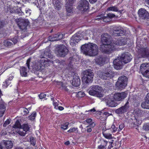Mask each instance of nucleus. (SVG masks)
<instances>
[{
  "label": "nucleus",
  "instance_id": "f257e3e1",
  "mask_svg": "<svg viewBox=\"0 0 149 149\" xmlns=\"http://www.w3.org/2000/svg\"><path fill=\"white\" fill-rule=\"evenodd\" d=\"M109 35L107 33H104L102 36L101 41L103 44L100 45V50L104 53L109 54L116 50L115 45H113V40L109 41Z\"/></svg>",
  "mask_w": 149,
  "mask_h": 149
},
{
  "label": "nucleus",
  "instance_id": "f03ea898",
  "mask_svg": "<svg viewBox=\"0 0 149 149\" xmlns=\"http://www.w3.org/2000/svg\"><path fill=\"white\" fill-rule=\"evenodd\" d=\"M81 48L84 54L91 56H95L98 53V47L93 43L85 44L81 46Z\"/></svg>",
  "mask_w": 149,
  "mask_h": 149
},
{
  "label": "nucleus",
  "instance_id": "7ed1b4c3",
  "mask_svg": "<svg viewBox=\"0 0 149 149\" xmlns=\"http://www.w3.org/2000/svg\"><path fill=\"white\" fill-rule=\"evenodd\" d=\"M89 94L92 96L102 97L103 96V89L100 86H93L91 87L88 91Z\"/></svg>",
  "mask_w": 149,
  "mask_h": 149
},
{
  "label": "nucleus",
  "instance_id": "20e7f679",
  "mask_svg": "<svg viewBox=\"0 0 149 149\" xmlns=\"http://www.w3.org/2000/svg\"><path fill=\"white\" fill-rule=\"evenodd\" d=\"M83 74L82 80L83 82L86 84H89L92 82L94 73L91 70L89 69L86 70L83 72Z\"/></svg>",
  "mask_w": 149,
  "mask_h": 149
},
{
  "label": "nucleus",
  "instance_id": "39448f33",
  "mask_svg": "<svg viewBox=\"0 0 149 149\" xmlns=\"http://www.w3.org/2000/svg\"><path fill=\"white\" fill-rule=\"evenodd\" d=\"M98 75L100 78L105 80L109 79L114 76L113 72L109 69L103 70L102 71L99 72Z\"/></svg>",
  "mask_w": 149,
  "mask_h": 149
},
{
  "label": "nucleus",
  "instance_id": "423d86ee",
  "mask_svg": "<svg viewBox=\"0 0 149 149\" xmlns=\"http://www.w3.org/2000/svg\"><path fill=\"white\" fill-rule=\"evenodd\" d=\"M56 54L58 57H64L68 53V50L66 47L63 45H58L56 49Z\"/></svg>",
  "mask_w": 149,
  "mask_h": 149
},
{
  "label": "nucleus",
  "instance_id": "0eeeda50",
  "mask_svg": "<svg viewBox=\"0 0 149 149\" xmlns=\"http://www.w3.org/2000/svg\"><path fill=\"white\" fill-rule=\"evenodd\" d=\"M83 38L80 32L74 34L71 38L70 41V44L72 46H74L76 43L78 42L79 41L81 40Z\"/></svg>",
  "mask_w": 149,
  "mask_h": 149
},
{
  "label": "nucleus",
  "instance_id": "6e6552de",
  "mask_svg": "<svg viewBox=\"0 0 149 149\" xmlns=\"http://www.w3.org/2000/svg\"><path fill=\"white\" fill-rule=\"evenodd\" d=\"M16 21L19 28L22 30L25 29L29 24L28 19H23L22 18L16 19Z\"/></svg>",
  "mask_w": 149,
  "mask_h": 149
},
{
  "label": "nucleus",
  "instance_id": "1a4fd4ad",
  "mask_svg": "<svg viewBox=\"0 0 149 149\" xmlns=\"http://www.w3.org/2000/svg\"><path fill=\"white\" fill-rule=\"evenodd\" d=\"M127 40L123 37H117L113 40V45H115L116 49V45L122 46L125 45L127 43Z\"/></svg>",
  "mask_w": 149,
  "mask_h": 149
},
{
  "label": "nucleus",
  "instance_id": "9d476101",
  "mask_svg": "<svg viewBox=\"0 0 149 149\" xmlns=\"http://www.w3.org/2000/svg\"><path fill=\"white\" fill-rule=\"evenodd\" d=\"M127 93L126 92L121 93L117 92L114 94L113 96L115 100L119 104L120 102L122 101L127 96Z\"/></svg>",
  "mask_w": 149,
  "mask_h": 149
},
{
  "label": "nucleus",
  "instance_id": "9b49d317",
  "mask_svg": "<svg viewBox=\"0 0 149 149\" xmlns=\"http://www.w3.org/2000/svg\"><path fill=\"white\" fill-rule=\"evenodd\" d=\"M106 102L107 104L109 107H115L119 104L116 101L114 96H110L107 97Z\"/></svg>",
  "mask_w": 149,
  "mask_h": 149
},
{
  "label": "nucleus",
  "instance_id": "f8f14e48",
  "mask_svg": "<svg viewBox=\"0 0 149 149\" xmlns=\"http://www.w3.org/2000/svg\"><path fill=\"white\" fill-rule=\"evenodd\" d=\"M13 146L12 141L3 140L0 143V149H11Z\"/></svg>",
  "mask_w": 149,
  "mask_h": 149
},
{
  "label": "nucleus",
  "instance_id": "ddd939ff",
  "mask_svg": "<svg viewBox=\"0 0 149 149\" xmlns=\"http://www.w3.org/2000/svg\"><path fill=\"white\" fill-rule=\"evenodd\" d=\"M130 105L128 101H127L123 106L117 109L115 112L117 114H123L127 112L129 110Z\"/></svg>",
  "mask_w": 149,
  "mask_h": 149
},
{
  "label": "nucleus",
  "instance_id": "4468645a",
  "mask_svg": "<svg viewBox=\"0 0 149 149\" xmlns=\"http://www.w3.org/2000/svg\"><path fill=\"white\" fill-rule=\"evenodd\" d=\"M96 63L102 66L106 62L109 61V59L108 58L102 56H100L96 58L95 60Z\"/></svg>",
  "mask_w": 149,
  "mask_h": 149
},
{
  "label": "nucleus",
  "instance_id": "2eb2a0df",
  "mask_svg": "<svg viewBox=\"0 0 149 149\" xmlns=\"http://www.w3.org/2000/svg\"><path fill=\"white\" fill-rule=\"evenodd\" d=\"M122 62L125 64L130 62L132 59V56L128 53H124L121 55L119 58Z\"/></svg>",
  "mask_w": 149,
  "mask_h": 149
},
{
  "label": "nucleus",
  "instance_id": "dca6fc26",
  "mask_svg": "<svg viewBox=\"0 0 149 149\" xmlns=\"http://www.w3.org/2000/svg\"><path fill=\"white\" fill-rule=\"evenodd\" d=\"M139 58H149V50L146 48H141L138 50Z\"/></svg>",
  "mask_w": 149,
  "mask_h": 149
},
{
  "label": "nucleus",
  "instance_id": "f3484780",
  "mask_svg": "<svg viewBox=\"0 0 149 149\" xmlns=\"http://www.w3.org/2000/svg\"><path fill=\"white\" fill-rule=\"evenodd\" d=\"M139 17L143 19H149V13L144 8L140 9L138 12Z\"/></svg>",
  "mask_w": 149,
  "mask_h": 149
},
{
  "label": "nucleus",
  "instance_id": "a211bd4d",
  "mask_svg": "<svg viewBox=\"0 0 149 149\" xmlns=\"http://www.w3.org/2000/svg\"><path fill=\"white\" fill-rule=\"evenodd\" d=\"M88 6V2L86 0H83L81 1L78 8L81 11H86L89 8Z\"/></svg>",
  "mask_w": 149,
  "mask_h": 149
},
{
  "label": "nucleus",
  "instance_id": "6ab92c4d",
  "mask_svg": "<svg viewBox=\"0 0 149 149\" xmlns=\"http://www.w3.org/2000/svg\"><path fill=\"white\" fill-rule=\"evenodd\" d=\"M64 35L61 33H58L56 34L53 37L49 36L48 37V40L50 41H54L60 40L62 39Z\"/></svg>",
  "mask_w": 149,
  "mask_h": 149
},
{
  "label": "nucleus",
  "instance_id": "aec40b11",
  "mask_svg": "<svg viewBox=\"0 0 149 149\" xmlns=\"http://www.w3.org/2000/svg\"><path fill=\"white\" fill-rule=\"evenodd\" d=\"M123 63L120 58L115 59L113 61V63L114 68L116 70L120 69L122 67Z\"/></svg>",
  "mask_w": 149,
  "mask_h": 149
},
{
  "label": "nucleus",
  "instance_id": "412c9836",
  "mask_svg": "<svg viewBox=\"0 0 149 149\" xmlns=\"http://www.w3.org/2000/svg\"><path fill=\"white\" fill-rule=\"evenodd\" d=\"M127 79L126 77L124 75L121 76L118 79V80L117 81L118 82V85H119V86H120L121 82L123 83V84H122L123 85L122 86H121L123 87L125 85H127Z\"/></svg>",
  "mask_w": 149,
  "mask_h": 149
},
{
  "label": "nucleus",
  "instance_id": "4be33fe9",
  "mask_svg": "<svg viewBox=\"0 0 149 149\" xmlns=\"http://www.w3.org/2000/svg\"><path fill=\"white\" fill-rule=\"evenodd\" d=\"M75 76H73L74 78L72 80V84L73 86L76 87H77L79 86L80 84V79L79 77L77 76V74L74 73Z\"/></svg>",
  "mask_w": 149,
  "mask_h": 149
},
{
  "label": "nucleus",
  "instance_id": "5701e85b",
  "mask_svg": "<svg viewBox=\"0 0 149 149\" xmlns=\"http://www.w3.org/2000/svg\"><path fill=\"white\" fill-rule=\"evenodd\" d=\"M47 55L45 53H43V54H41L40 56V58L41 59L40 60V67H46L47 65Z\"/></svg>",
  "mask_w": 149,
  "mask_h": 149
},
{
  "label": "nucleus",
  "instance_id": "b1692460",
  "mask_svg": "<svg viewBox=\"0 0 149 149\" xmlns=\"http://www.w3.org/2000/svg\"><path fill=\"white\" fill-rule=\"evenodd\" d=\"M69 63L68 64V65L65 64V67L68 70H70V69H72L73 67V64H74L75 62L73 57H70L68 60V62Z\"/></svg>",
  "mask_w": 149,
  "mask_h": 149
},
{
  "label": "nucleus",
  "instance_id": "393cba45",
  "mask_svg": "<svg viewBox=\"0 0 149 149\" xmlns=\"http://www.w3.org/2000/svg\"><path fill=\"white\" fill-rule=\"evenodd\" d=\"M111 33L114 36H121L124 34L125 31L121 29H116L113 30Z\"/></svg>",
  "mask_w": 149,
  "mask_h": 149
},
{
  "label": "nucleus",
  "instance_id": "a878e982",
  "mask_svg": "<svg viewBox=\"0 0 149 149\" xmlns=\"http://www.w3.org/2000/svg\"><path fill=\"white\" fill-rule=\"evenodd\" d=\"M108 132H106V130L104 129H103L102 130V134L103 136L106 139H110L113 138V137L112 134L109 133V131H110L109 130H107Z\"/></svg>",
  "mask_w": 149,
  "mask_h": 149
},
{
  "label": "nucleus",
  "instance_id": "bb28decb",
  "mask_svg": "<svg viewBox=\"0 0 149 149\" xmlns=\"http://www.w3.org/2000/svg\"><path fill=\"white\" fill-rule=\"evenodd\" d=\"M108 141L104 139H102L101 142V144L98 146V148L99 149H104L106 148L107 145Z\"/></svg>",
  "mask_w": 149,
  "mask_h": 149
},
{
  "label": "nucleus",
  "instance_id": "cd10ccee",
  "mask_svg": "<svg viewBox=\"0 0 149 149\" xmlns=\"http://www.w3.org/2000/svg\"><path fill=\"white\" fill-rule=\"evenodd\" d=\"M149 69V63H143L140 66V71L141 73L145 72V71Z\"/></svg>",
  "mask_w": 149,
  "mask_h": 149
},
{
  "label": "nucleus",
  "instance_id": "c85d7f7f",
  "mask_svg": "<svg viewBox=\"0 0 149 149\" xmlns=\"http://www.w3.org/2000/svg\"><path fill=\"white\" fill-rule=\"evenodd\" d=\"M142 122V119L140 117H138L137 118L135 117L132 123L133 124L137 126L141 124Z\"/></svg>",
  "mask_w": 149,
  "mask_h": 149
},
{
  "label": "nucleus",
  "instance_id": "c756f323",
  "mask_svg": "<svg viewBox=\"0 0 149 149\" xmlns=\"http://www.w3.org/2000/svg\"><path fill=\"white\" fill-rule=\"evenodd\" d=\"M20 74L22 77H26L27 76V70L24 67H21L20 69Z\"/></svg>",
  "mask_w": 149,
  "mask_h": 149
},
{
  "label": "nucleus",
  "instance_id": "7c9ffc66",
  "mask_svg": "<svg viewBox=\"0 0 149 149\" xmlns=\"http://www.w3.org/2000/svg\"><path fill=\"white\" fill-rule=\"evenodd\" d=\"M91 31L90 30H86L83 32H80L82 36H83V38L86 40L88 39V38L86 36H90Z\"/></svg>",
  "mask_w": 149,
  "mask_h": 149
},
{
  "label": "nucleus",
  "instance_id": "2f4dec72",
  "mask_svg": "<svg viewBox=\"0 0 149 149\" xmlns=\"http://www.w3.org/2000/svg\"><path fill=\"white\" fill-rule=\"evenodd\" d=\"M52 0L55 9H57V10H59L61 6V3L60 2L59 0Z\"/></svg>",
  "mask_w": 149,
  "mask_h": 149
},
{
  "label": "nucleus",
  "instance_id": "473e14b6",
  "mask_svg": "<svg viewBox=\"0 0 149 149\" xmlns=\"http://www.w3.org/2000/svg\"><path fill=\"white\" fill-rule=\"evenodd\" d=\"M72 6H68L66 7V10L67 11V15L68 16L72 15L73 13Z\"/></svg>",
  "mask_w": 149,
  "mask_h": 149
},
{
  "label": "nucleus",
  "instance_id": "72a5a7b5",
  "mask_svg": "<svg viewBox=\"0 0 149 149\" xmlns=\"http://www.w3.org/2000/svg\"><path fill=\"white\" fill-rule=\"evenodd\" d=\"M30 144L34 146L35 148L37 147V145L36 144V139L33 136L30 137Z\"/></svg>",
  "mask_w": 149,
  "mask_h": 149
},
{
  "label": "nucleus",
  "instance_id": "f704fd0d",
  "mask_svg": "<svg viewBox=\"0 0 149 149\" xmlns=\"http://www.w3.org/2000/svg\"><path fill=\"white\" fill-rule=\"evenodd\" d=\"M141 106L143 108L149 109V101L146 100L143 102L141 104Z\"/></svg>",
  "mask_w": 149,
  "mask_h": 149
},
{
  "label": "nucleus",
  "instance_id": "c9c22d12",
  "mask_svg": "<svg viewBox=\"0 0 149 149\" xmlns=\"http://www.w3.org/2000/svg\"><path fill=\"white\" fill-rule=\"evenodd\" d=\"M96 20H102L104 22H109L111 20L109 18V17H108L107 16V17H104L101 18H98L96 19Z\"/></svg>",
  "mask_w": 149,
  "mask_h": 149
},
{
  "label": "nucleus",
  "instance_id": "e433bc0d",
  "mask_svg": "<svg viewBox=\"0 0 149 149\" xmlns=\"http://www.w3.org/2000/svg\"><path fill=\"white\" fill-rule=\"evenodd\" d=\"M13 127L14 128H22V125L18 120H17L13 125Z\"/></svg>",
  "mask_w": 149,
  "mask_h": 149
},
{
  "label": "nucleus",
  "instance_id": "4c0bfd02",
  "mask_svg": "<svg viewBox=\"0 0 149 149\" xmlns=\"http://www.w3.org/2000/svg\"><path fill=\"white\" fill-rule=\"evenodd\" d=\"M3 45L4 46L8 47H11L13 45V44L12 42L6 40L4 41Z\"/></svg>",
  "mask_w": 149,
  "mask_h": 149
},
{
  "label": "nucleus",
  "instance_id": "58836bf2",
  "mask_svg": "<svg viewBox=\"0 0 149 149\" xmlns=\"http://www.w3.org/2000/svg\"><path fill=\"white\" fill-rule=\"evenodd\" d=\"M107 10L108 11H113L114 12H117L118 11V8L115 6H111L107 8Z\"/></svg>",
  "mask_w": 149,
  "mask_h": 149
},
{
  "label": "nucleus",
  "instance_id": "ea45409f",
  "mask_svg": "<svg viewBox=\"0 0 149 149\" xmlns=\"http://www.w3.org/2000/svg\"><path fill=\"white\" fill-rule=\"evenodd\" d=\"M30 128L28 124H24L22 126V128L25 132L29 131Z\"/></svg>",
  "mask_w": 149,
  "mask_h": 149
},
{
  "label": "nucleus",
  "instance_id": "a19ab883",
  "mask_svg": "<svg viewBox=\"0 0 149 149\" xmlns=\"http://www.w3.org/2000/svg\"><path fill=\"white\" fill-rule=\"evenodd\" d=\"M74 2V0H66V7L72 6Z\"/></svg>",
  "mask_w": 149,
  "mask_h": 149
},
{
  "label": "nucleus",
  "instance_id": "79ce46f5",
  "mask_svg": "<svg viewBox=\"0 0 149 149\" xmlns=\"http://www.w3.org/2000/svg\"><path fill=\"white\" fill-rule=\"evenodd\" d=\"M118 82H117L116 83L115 86L116 88L118 89H120L122 90V89H123L125 88V87L127 86V85H125V86H121V85H123L122 84H123V83L121 82V84H120V86H119V85H118Z\"/></svg>",
  "mask_w": 149,
  "mask_h": 149
},
{
  "label": "nucleus",
  "instance_id": "37998d69",
  "mask_svg": "<svg viewBox=\"0 0 149 149\" xmlns=\"http://www.w3.org/2000/svg\"><path fill=\"white\" fill-rule=\"evenodd\" d=\"M85 95V93L84 92L80 91L76 93V97H81L84 96Z\"/></svg>",
  "mask_w": 149,
  "mask_h": 149
},
{
  "label": "nucleus",
  "instance_id": "c03bdc74",
  "mask_svg": "<svg viewBox=\"0 0 149 149\" xmlns=\"http://www.w3.org/2000/svg\"><path fill=\"white\" fill-rule=\"evenodd\" d=\"M69 124V123L68 122H66L65 123L62 124L61 125V128L63 129L64 130H66L67 129L68 126Z\"/></svg>",
  "mask_w": 149,
  "mask_h": 149
},
{
  "label": "nucleus",
  "instance_id": "a18cd8bd",
  "mask_svg": "<svg viewBox=\"0 0 149 149\" xmlns=\"http://www.w3.org/2000/svg\"><path fill=\"white\" fill-rule=\"evenodd\" d=\"M14 13L18 14L19 15H24V13L20 9H17L16 10L15 9Z\"/></svg>",
  "mask_w": 149,
  "mask_h": 149
},
{
  "label": "nucleus",
  "instance_id": "49530a36",
  "mask_svg": "<svg viewBox=\"0 0 149 149\" xmlns=\"http://www.w3.org/2000/svg\"><path fill=\"white\" fill-rule=\"evenodd\" d=\"M6 107L4 103L2 100H0V110H5Z\"/></svg>",
  "mask_w": 149,
  "mask_h": 149
},
{
  "label": "nucleus",
  "instance_id": "de8ad7c7",
  "mask_svg": "<svg viewBox=\"0 0 149 149\" xmlns=\"http://www.w3.org/2000/svg\"><path fill=\"white\" fill-rule=\"evenodd\" d=\"M118 127H116L114 125H112L110 129V130L111 131V132L112 133H115L116 131L118 130Z\"/></svg>",
  "mask_w": 149,
  "mask_h": 149
},
{
  "label": "nucleus",
  "instance_id": "09e8293b",
  "mask_svg": "<svg viewBox=\"0 0 149 149\" xmlns=\"http://www.w3.org/2000/svg\"><path fill=\"white\" fill-rule=\"evenodd\" d=\"M36 115V112H33L29 116V119L32 120H33L35 119Z\"/></svg>",
  "mask_w": 149,
  "mask_h": 149
},
{
  "label": "nucleus",
  "instance_id": "8fccbe9b",
  "mask_svg": "<svg viewBox=\"0 0 149 149\" xmlns=\"http://www.w3.org/2000/svg\"><path fill=\"white\" fill-rule=\"evenodd\" d=\"M142 74L146 78L149 79V69L145 71V72L142 73Z\"/></svg>",
  "mask_w": 149,
  "mask_h": 149
},
{
  "label": "nucleus",
  "instance_id": "3c124183",
  "mask_svg": "<svg viewBox=\"0 0 149 149\" xmlns=\"http://www.w3.org/2000/svg\"><path fill=\"white\" fill-rule=\"evenodd\" d=\"M143 128L146 131L149 130V123L145 124L143 126Z\"/></svg>",
  "mask_w": 149,
  "mask_h": 149
},
{
  "label": "nucleus",
  "instance_id": "603ef678",
  "mask_svg": "<svg viewBox=\"0 0 149 149\" xmlns=\"http://www.w3.org/2000/svg\"><path fill=\"white\" fill-rule=\"evenodd\" d=\"M103 115L105 116L106 117H107L108 116L111 115V111H109L107 112H104L103 113Z\"/></svg>",
  "mask_w": 149,
  "mask_h": 149
},
{
  "label": "nucleus",
  "instance_id": "864d4df0",
  "mask_svg": "<svg viewBox=\"0 0 149 149\" xmlns=\"http://www.w3.org/2000/svg\"><path fill=\"white\" fill-rule=\"evenodd\" d=\"M18 37L17 36H15L13 38L11 39V40L14 43V44L16 43L18 41Z\"/></svg>",
  "mask_w": 149,
  "mask_h": 149
},
{
  "label": "nucleus",
  "instance_id": "5fc2aeb1",
  "mask_svg": "<svg viewBox=\"0 0 149 149\" xmlns=\"http://www.w3.org/2000/svg\"><path fill=\"white\" fill-rule=\"evenodd\" d=\"M124 125L123 123H121L120 124L119 126V129L118 130V132L120 131L124 127Z\"/></svg>",
  "mask_w": 149,
  "mask_h": 149
},
{
  "label": "nucleus",
  "instance_id": "6e6d98bb",
  "mask_svg": "<svg viewBox=\"0 0 149 149\" xmlns=\"http://www.w3.org/2000/svg\"><path fill=\"white\" fill-rule=\"evenodd\" d=\"M77 129V128H76L75 127L71 128L67 131V132L69 133L72 132L76 131Z\"/></svg>",
  "mask_w": 149,
  "mask_h": 149
},
{
  "label": "nucleus",
  "instance_id": "4d7b16f0",
  "mask_svg": "<svg viewBox=\"0 0 149 149\" xmlns=\"http://www.w3.org/2000/svg\"><path fill=\"white\" fill-rule=\"evenodd\" d=\"M46 94L44 93H42L39 95V97L40 99H42L45 97Z\"/></svg>",
  "mask_w": 149,
  "mask_h": 149
},
{
  "label": "nucleus",
  "instance_id": "13d9d810",
  "mask_svg": "<svg viewBox=\"0 0 149 149\" xmlns=\"http://www.w3.org/2000/svg\"><path fill=\"white\" fill-rule=\"evenodd\" d=\"M10 123V121L9 119H8L4 123L3 125V126L6 127V126L9 124Z\"/></svg>",
  "mask_w": 149,
  "mask_h": 149
},
{
  "label": "nucleus",
  "instance_id": "bf43d9fd",
  "mask_svg": "<svg viewBox=\"0 0 149 149\" xmlns=\"http://www.w3.org/2000/svg\"><path fill=\"white\" fill-rule=\"evenodd\" d=\"M31 58H29L27 60L26 65V66H27L28 68L29 69V64L31 62Z\"/></svg>",
  "mask_w": 149,
  "mask_h": 149
},
{
  "label": "nucleus",
  "instance_id": "052dcab7",
  "mask_svg": "<svg viewBox=\"0 0 149 149\" xmlns=\"http://www.w3.org/2000/svg\"><path fill=\"white\" fill-rule=\"evenodd\" d=\"M115 16V15L113 14L110 13H108L107 15V17H109V18L110 19V20H111V19L113 17Z\"/></svg>",
  "mask_w": 149,
  "mask_h": 149
},
{
  "label": "nucleus",
  "instance_id": "680f3d73",
  "mask_svg": "<svg viewBox=\"0 0 149 149\" xmlns=\"http://www.w3.org/2000/svg\"><path fill=\"white\" fill-rule=\"evenodd\" d=\"M55 108L56 109H58L59 110L62 111L64 109L63 107L62 106H55Z\"/></svg>",
  "mask_w": 149,
  "mask_h": 149
},
{
  "label": "nucleus",
  "instance_id": "e2e57ef3",
  "mask_svg": "<svg viewBox=\"0 0 149 149\" xmlns=\"http://www.w3.org/2000/svg\"><path fill=\"white\" fill-rule=\"evenodd\" d=\"M31 10L29 8L26 10V13L27 15H30L31 13Z\"/></svg>",
  "mask_w": 149,
  "mask_h": 149
},
{
  "label": "nucleus",
  "instance_id": "0e129e2a",
  "mask_svg": "<svg viewBox=\"0 0 149 149\" xmlns=\"http://www.w3.org/2000/svg\"><path fill=\"white\" fill-rule=\"evenodd\" d=\"M17 133L19 135L21 136H24L25 135V133L20 130H19Z\"/></svg>",
  "mask_w": 149,
  "mask_h": 149
},
{
  "label": "nucleus",
  "instance_id": "69168bd1",
  "mask_svg": "<svg viewBox=\"0 0 149 149\" xmlns=\"http://www.w3.org/2000/svg\"><path fill=\"white\" fill-rule=\"evenodd\" d=\"M5 24V22L3 21L0 20V29Z\"/></svg>",
  "mask_w": 149,
  "mask_h": 149
},
{
  "label": "nucleus",
  "instance_id": "338daca9",
  "mask_svg": "<svg viewBox=\"0 0 149 149\" xmlns=\"http://www.w3.org/2000/svg\"><path fill=\"white\" fill-rule=\"evenodd\" d=\"M5 110H0V117H2L4 113Z\"/></svg>",
  "mask_w": 149,
  "mask_h": 149
},
{
  "label": "nucleus",
  "instance_id": "774afa93",
  "mask_svg": "<svg viewBox=\"0 0 149 149\" xmlns=\"http://www.w3.org/2000/svg\"><path fill=\"white\" fill-rule=\"evenodd\" d=\"M23 112L24 113V114L25 115L28 114L29 112L28 109L26 108L24 109Z\"/></svg>",
  "mask_w": 149,
  "mask_h": 149
}]
</instances>
